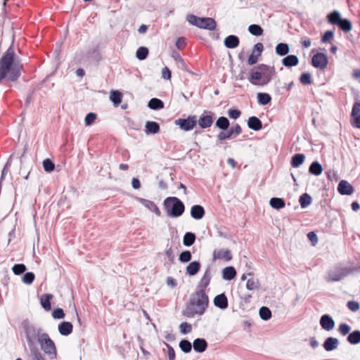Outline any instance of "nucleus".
I'll return each mask as SVG.
<instances>
[{
    "mask_svg": "<svg viewBox=\"0 0 360 360\" xmlns=\"http://www.w3.org/2000/svg\"><path fill=\"white\" fill-rule=\"evenodd\" d=\"M72 324L69 321H63L58 325V331L61 335L68 336L72 332Z\"/></svg>",
    "mask_w": 360,
    "mask_h": 360,
    "instance_id": "b1692460",
    "label": "nucleus"
},
{
    "mask_svg": "<svg viewBox=\"0 0 360 360\" xmlns=\"http://www.w3.org/2000/svg\"><path fill=\"white\" fill-rule=\"evenodd\" d=\"M192 258L191 252L189 250H184L179 255V259L182 263H186L191 261Z\"/></svg>",
    "mask_w": 360,
    "mask_h": 360,
    "instance_id": "8fccbe9b",
    "label": "nucleus"
},
{
    "mask_svg": "<svg viewBox=\"0 0 360 360\" xmlns=\"http://www.w3.org/2000/svg\"><path fill=\"white\" fill-rule=\"evenodd\" d=\"M334 37V32L331 30H327L321 37V42L326 43L332 39Z\"/></svg>",
    "mask_w": 360,
    "mask_h": 360,
    "instance_id": "0e129e2a",
    "label": "nucleus"
},
{
    "mask_svg": "<svg viewBox=\"0 0 360 360\" xmlns=\"http://www.w3.org/2000/svg\"><path fill=\"white\" fill-rule=\"evenodd\" d=\"M209 304V298L203 289L191 295L189 302L183 311V315L192 318L195 315H202Z\"/></svg>",
    "mask_w": 360,
    "mask_h": 360,
    "instance_id": "f03ea898",
    "label": "nucleus"
},
{
    "mask_svg": "<svg viewBox=\"0 0 360 360\" xmlns=\"http://www.w3.org/2000/svg\"><path fill=\"white\" fill-rule=\"evenodd\" d=\"M338 191L341 195H351L354 192L352 186L345 180H341L338 186Z\"/></svg>",
    "mask_w": 360,
    "mask_h": 360,
    "instance_id": "ddd939ff",
    "label": "nucleus"
},
{
    "mask_svg": "<svg viewBox=\"0 0 360 360\" xmlns=\"http://www.w3.org/2000/svg\"><path fill=\"white\" fill-rule=\"evenodd\" d=\"M205 215V210L202 206L195 205L191 207V216L197 220L201 219Z\"/></svg>",
    "mask_w": 360,
    "mask_h": 360,
    "instance_id": "4be33fe9",
    "label": "nucleus"
},
{
    "mask_svg": "<svg viewBox=\"0 0 360 360\" xmlns=\"http://www.w3.org/2000/svg\"><path fill=\"white\" fill-rule=\"evenodd\" d=\"M229 129L231 131V133H232L233 137H236L242 133V128L238 124H236Z\"/></svg>",
    "mask_w": 360,
    "mask_h": 360,
    "instance_id": "338daca9",
    "label": "nucleus"
},
{
    "mask_svg": "<svg viewBox=\"0 0 360 360\" xmlns=\"http://www.w3.org/2000/svg\"><path fill=\"white\" fill-rule=\"evenodd\" d=\"M110 100L115 107H117L122 101V94L117 90H112L110 92Z\"/></svg>",
    "mask_w": 360,
    "mask_h": 360,
    "instance_id": "72a5a7b5",
    "label": "nucleus"
},
{
    "mask_svg": "<svg viewBox=\"0 0 360 360\" xmlns=\"http://www.w3.org/2000/svg\"><path fill=\"white\" fill-rule=\"evenodd\" d=\"M259 287V283L257 280L254 278H249L246 283V288L249 290H254L258 289Z\"/></svg>",
    "mask_w": 360,
    "mask_h": 360,
    "instance_id": "603ef678",
    "label": "nucleus"
},
{
    "mask_svg": "<svg viewBox=\"0 0 360 360\" xmlns=\"http://www.w3.org/2000/svg\"><path fill=\"white\" fill-rule=\"evenodd\" d=\"M351 122L354 127L360 129V101L355 102L351 112Z\"/></svg>",
    "mask_w": 360,
    "mask_h": 360,
    "instance_id": "9b49d317",
    "label": "nucleus"
},
{
    "mask_svg": "<svg viewBox=\"0 0 360 360\" xmlns=\"http://www.w3.org/2000/svg\"><path fill=\"white\" fill-rule=\"evenodd\" d=\"M180 331L183 334L189 333L192 330V326L186 322L181 323L179 326Z\"/></svg>",
    "mask_w": 360,
    "mask_h": 360,
    "instance_id": "052dcab7",
    "label": "nucleus"
},
{
    "mask_svg": "<svg viewBox=\"0 0 360 360\" xmlns=\"http://www.w3.org/2000/svg\"><path fill=\"white\" fill-rule=\"evenodd\" d=\"M281 63L286 68H292L298 65L299 59L295 55H288L282 59Z\"/></svg>",
    "mask_w": 360,
    "mask_h": 360,
    "instance_id": "aec40b11",
    "label": "nucleus"
},
{
    "mask_svg": "<svg viewBox=\"0 0 360 360\" xmlns=\"http://www.w3.org/2000/svg\"><path fill=\"white\" fill-rule=\"evenodd\" d=\"M148 107L152 110H160L164 108V103L159 98H153L148 103Z\"/></svg>",
    "mask_w": 360,
    "mask_h": 360,
    "instance_id": "e433bc0d",
    "label": "nucleus"
},
{
    "mask_svg": "<svg viewBox=\"0 0 360 360\" xmlns=\"http://www.w3.org/2000/svg\"><path fill=\"white\" fill-rule=\"evenodd\" d=\"M356 270V268L336 266L328 271L326 280L328 282L340 281Z\"/></svg>",
    "mask_w": 360,
    "mask_h": 360,
    "instance_id": "20e7f679",
    "label": "nucleus"
},
{
    "mask_svg": "<svg viewBox=\"0 0 360 360\" xmlns=\"http://www.w3.org/2000/svg\"><path fill=\"white\" fill-rule=\"evenodd\" d=\"M248 80L253 85H262V77L260 72L258 70L252 71Z\"/></svg>",
    "mask_w": 360,
    "mask_h": 360,
    "instance_id": "2f4dec72",
    "label": "nucleus"
},
{
    "mask_svg": "<svg viewBox=\"0 0 360 360\" xmlns=\"http://www.w3.org/2000/svg\"><path fill=\"white\" fill-rule=\"evenodd\" d=\"M52 316L56 319H60L65 317V313L61 308H56L52 312Z\"/></svg>",
    "mask_w": 360,
    "mask_h": 360,
    "instance_id": "e2e57ef3",
    "label": "nucleus"
},
{
    "mask_svg": "<svg viewBox=\"0 0 360 360\" xmlns=\"http://www.w3.org/2000/svg\"><path fill=\"white\" fill-rule=\"evenodd\" d=\"M255 70H258L261 73L262 77V86L268 84L276 74L274 67L266 64H259L255 68Z\"/></svg>",
    "mask_w": 360,
    "mask_h": 360,
    "instance_id": "6e6552de",
    "label": "nucleus"
},
{
    "mask_svg": "<svg viewBox=\"0 0 360 360\" xmlns=\"http://www.w3.org/2000/svg\"><path fill=\"white\" fill-rule=\"evenodd\" d=\"M38 342L39 343L41 349L45 354L49 355L51 359L56 358L57 353L55 343L46 333L41 335Z\"/></svg>",
    "mask_w": 360,
    "mask_h": 360,
    "instance_id": "0eeeda50",
    "label": "nucleus"
},
{
    "mask_svg": "<svg viewBox=\"0 0 360 360\" xmlns=\"http://www.w3.org/2000/svg\"><path fill=\"white\" fill-rule=\"evenodd\" d=\"M179 347L184 353H189L192 349V344L187 340H182L179 342Z\"/></svg>",
    "mask_w": 360,
    "mask_h": 360,
    "instance_id": "de8ad7c7",
    "label": "nucleus"
},
{
    "mask_svg": "<svg viewBox=\"0 0 360 360\" xmlns=\"http://www.w3.org/2000/svg\"><path fill=\"white\" fill-rule=\"evenodd\" d=\"M327 19L329 23L338 25L342 17L339 11H333L327 15Z\"/></svg>",
    "mask_w": 360,
    "mask_h": 360,
    "instance_id": "473e14b6",
    "label": "nucleus"
},
{
    "mask_svg": "<svg viewBox=\"0 0 360 360\" xmlns=\"http://www.w3.org/2000/svg\"><path fill=\"white\" fill-rule=\"evenodd\" d=\"M197 123H198L199 126L202 129H206L211 127L213 123V118L211 112L207 115H202L199 120H197Z\"/></svg>",
    "mask_w": 360,
    "mask_h": 360,
    "instance_id": "dca6fc26",
    "label": "nucleus"
},
{
    "mask_svg": "<svg viewBox=\"0 0 360 360\" xmlns=\"http://www.w3.org/2000/svg\"><path fill=\"white\" fill-rule=\"evenodd\" d=\"M215 126L222 131H226L229 128L230 122L227 117L221 116L216 121Z\"/></svg>",
    "mask_w": 360,
    "mask_h": 360,
    "instance_id": "c756f323",
    "label": "nucleus"
},
{
    "mask_svg": "<svg viewBox=\"0 0 360 360\" xmlns=\"http://www.w3.org/2000/svg\"><path fill=\"white\" fill-rule=\"evenodd\" d=\"M337 26H338L344 32H348L352 28L351 21L347 18H342Z\"/></svg>",
    "mask_w": 360,
    "mask_h": 360,
    "instance_id": "ea45409f",
    "label": "nucleus"
},
{
    "mask_svg": "<svg viewBox=\"0 0 360 360\" xmlns=\"http://www.w3.org/2000/svg\"><path fill=\"white\" fill-rule=\"evenodd\" d=\"M22 65L15 60V53L12 46L0 58V82L4 79L15 82L20 76Z\"/></svg>",
    "mask_w": 360,
    "mask_h": 360,
    "instance_id": "f257e3e1",
    "label": "nucleus"
},
{
    "mask_svg": "<svg viewBox=\"0 0 360 360\" xmlns=\"http://www.w3.org/2000/svg\"><path fill=\"white\" fill-rule=\"evenodd\" d=\"M347 341L351 345H356L360 342V330H356L350 333L347 336Z\"/></svg>",
    "mask_w": 360,
    "mask_h": 360,
    "instance_id": "58836bf2",
    "label": "nucleus"
},
{
    "mask_svg": "<svg viewBox=\"0 0 360 360\" xmlns=\"http://www.w3.org/2000/svg\"><path fill=\"white\" fill-rule=\"evenodd\" d=\"M236 274V270L233 266H226L222 270V278L225 281L233 280Z\"/></svg>",
    "mask_w": 360,
    "mask_h": 360,
    "instance_id": "bb28decb",
    "label": "nucleus"
},
{
    "mask_svg": "<svg viewBox=\"0 0 360 360\" xmlns=\"http://www.w3.org/2000/svg\"><path fill=\"white\" fill-rule=\"evenodd\" d=\"M213 257L214 259H224L228 262L232 259V255L229 250L220 249L214 251Z\"/></svg>",
    "mask_w": 360,
    "mask_h": 360,
    "instance_id": "6ab92c4d",
    "label": "nucleus"
},
{
    "mask_svg": "<svg viewBox=\"0 0 360 360\" xmlns=\"http://www.w3.org/2000/svg\"><path fill=\"white\" fill-rule=\"evenodd\" d=\"M136 200L151 212L155 209L156 206V205L153 201L141 198H137Z\"/></svg>",
    "mask_w": 360,
    "mask_h": 360,
    "instance_id": "09e8293b",
    "label": "nucleus"
},
{
    "mask_svg": "<svg viewBox=\"0 0 360 360\" xmlns=\"http://www.w3.org/2000/svg\"><path fill=\"white\" fill-rule=\"evenodd\" d=\"M347 306L353 312L358 311L360 307L359 302L356 301H349Z\"/></svg>",
    "mask_w": 360,
    "mask_h": 360,
    "instance_id": "774afa93",
    "label": "nucleus"
},
{
    "mask_svg": "<svg viewBox=\"0 0 360 360\" xmlns=\"http://www.w3.org/2000/svg\"><path fill=\"white\" fill-rule=\"evenodd\" d=\"M241 112L238 109H229L228 111V115L230 118L237 120L240 117Z\"/></svg>",
    "mask_w": 360,
    "mask_h": 360,
    "instance_id": "69168bd1",
    "label": "nucleus"
},
{
    "mask_svg": "<svg viewBox=\"0 0 360 360\" xmlns=\"http://www.w3.org/2000/svg\"><path fill=\"white\" fill-rule=\"evenodd\" d=\"M224 45L228 49H235L238 46L240 40L236 35H229L224 39Z\"/></svg>",
    "mask_w": 360,
    "mask_h": 360,
    "instance_id": "393cba45",
    "label": "nucleus"
},
{
    "mask_svg": "<svg viewBox=\"0 0 360 360\" xmlns=\"http://www.w3.org/2000/svg\"><path fill=\"white\" fill-rule=\"evenodd\" d=\"M24 330L30 349L32 348V347H36L34 345L35 340H37V341H39L41 335L46 333L43 332V329L41 328L37 327L34 325L30 324L29 323H24Z\"/></svg>",
    "mask_w": 360,
    "mask_h": 360,
    "instance_id": "423d86ee",
    "label": "nucleus"
},
{
    "mask_svg": "<svg viewBox=\"0 0 360 360\" xmlns=\"http://www.w3.org/2000/svg\"><path fill=\"white\" fill-rule=\"evenodd\" d=\"M96 119V114L94 112H89L84 119V122L86 126L91 125Z\"/></svg>",
    "mask_w": 360,
    "mask_h": 360,
    "instance_id": "bf43d9fd",
    "label": "nucleus"
},
{
    "mask_svg": "<svg viewBox=\"0 0 360 360\" xmlns=\"http://www.w3.org/2000/svg\"><path fill=\"white\" fill-rule=\"evenodd\" d=\"M35 276L32 272H27L24 274L22 278L23 283L26 284H31L34 280Z\"/></svg>",
    "mask_w": 360,
    "mask_h": 360,
    "instance_id": "6e6d98bb",
    "label": "nucleus"
},
{
    "mask_svg": "<svg viewBox=\"0 0 360 360\" xmlns=\"http://www.w3.org/2000/svg\"><path fill=\"white\" fill-rule=\"evenodd\" d=\"M200 262L198 261L191 262L186 268V274L190 276L196 275L200 269Z\"/></svg>",
    "mask_w": 360,
    "mask_h": 360,
    "instance_id": "412c9836",
    "label": "nucleus"
},
{
    "mask_svg": "<svg viewBox=\"0 0 360 360\" xmlns=\"http://www.w3.org/2000/svg\"><path fill=\"white\" fill-rule=\"evenodd\" d=\"M160 131V125L154 121H148L145 124V132L146 134H155Z\"/></svg>",
    "mask_w": 360,
    "mask_h": 360,
    "instance_id": "5701e85b",
    "label": "nucleus"
},
{
    "mask_svg": "<svg viewBox=\"0 0 360 360\" xmlns=\"http://www.w3.org/2000/svg\"><path fill=\"white\" fill-rule=\"evenodd\" d=\"M259 314L260 318L264 321H268L271 318V311L267 307H262L259 309Z\"/></svg>",
    "mask_w": 360,
    "mask_h": 360,
    "instance_id": "c03bdc74",
    "label": "nucleus"
},
{
    "mask_svg": "<svg viewBox=\"0 0 360 360\" xmlns=\"http://www.w3.org/2000/svg\"><path fill=\"white\" fill-rule=\"evenodd\" d=\"M338 345L339 340L338 338L333 337H328L325 340L323 344V347L326 351L331 352L333 350L336 349L338 347Z\"/></svg>",
    "mask_w": 360,
    "mask_h": 360,
    "instance_id": "4468645a",
    "label": "nucleus"
},
{
    "mask_svg": "<svg viewBox=\"0 0 360 360\" xmlns=\"http://www.w3.org/2000/svg\"><path fill=\"white\" fill-rule=\"evenodd\" d=\"M148 53L149 51L148 48L145 46H141L137 49L136 52V57L140 60H143L147 58Z\"/></svg>",
    "mask_w": 360,
    "mask_h": 360,
    "instance_id": "a18cd8bd",
    "label": "nucleus"
},
{
    "mask_svg": "<svg viewBox=\"0 0 360 360\" xmlns=\"http://www.w3.org/2000/svg\"><path fill=\"white\" fill-rule=\"evenodd\" d=\"M227 130H228L227 131H222L219 133V134L217 135V139L219 141H224V140L229 139L233 137L232 133H231L230 129H229Z\"/></svg>",
    "mask_w": 360,
    "mask_h": 360,
    "instance_id": "4d7b16f0",
    "label": "nucleus"
},
{
    "mask_svg": "<svg viewBox=\"0 0 360 360\" xmlns=\"http://www.w3.org/2000/svg\"><path fill=\"white\" fill-rule=\"evenodd\" d=\"M322 172V165L318 161H314L309 167V172L315 176L320 175Z\"/></svg>",
    "mask_w": 360,
    "mask_h": 360,
    "instance_id": "f704fd0d",
    "label": "nucleus"
},
{
    "mask_svg": "<svg viewBox=\"0 0 360 360\" xmlns=\"http://www.w3.org/2000/svg\"><path fill=\"white\" fill-rule=\"evenodd\" d=\"M12 270L15 275H20L26 271V266L23 264H16L13 266Z\"/></svg>",
    "mask_w": 360,
    "mask_h": 360,
    "instance_id": "5fc2aeb1",
    "label": "nucleus"
},
{
    "mask_svg": "<svg viewBox=\"0 0 360 360\" xmlns=\"http://www.w3.org/2000/svg\"><path fill=\"white\" fill-rule=\"evenodd\" d=\"M276 53L280 56H285L290 52V46L286 43H278L275 48Z\"/></svg>",
    "mask_w": 360,
    "mask_h": 360,
    "instance_id": "c85d7f7f",
    "label": "nucleus"
},
{
    "mask_svg": "<svg viewBox=\"0 0 360 360\" xmlns=\"http://www.w3.org/2000/svg\"><path fill=\"white\" fill-rule=\"evenodd\" d=\"M271 101V96L267 93H258L257 101L259 105H266Z\"/></svg>",
    "mask_w": 360,
    "mask_h": 360,
    "instance_id": "a19ab883",
    "label": "nucleus"
},
{
    "mask_svg": "<svg viewBox=\"0 0 360 360\" xmlns=\"http://www.w3.org/2000/svg\"><path fill=\"white\" fill-rule=\"evenodd\" d=\"M167 216L173 218L181 217L185 211L184 202L176 197H167L163 202Z\"/></svg>",
    "mask_w": 360,
    "mask_h": 360,
    "instance_id": "7ed1b4c3",
    "label": "nucleus"
},
{
    "mask_svg": "<svg viewBox=\"0 0 360 360\" xmlns=\"http://www.w3.org/2000/svg\"><path fill=\"white\" fill-rule=\"evenodd\" d=\"M320 325L323 330L330 331L334 328L335 323L330 315L323 314L321 316Z\"/></svg>",
    "mask_w": 360,
    "mask_h": 360,
    "instance_id": "f8f14e48",
    "label": "nucleus"
},
{
    "mask_svg": "<svg viewBox=\"0 0 360 360\" xmlns=\"http://www.w3.org/2000/svg\"><path fill=\"white\" fill-rule=\"evenodd\" d=\"M164 345L167 348L168 352H167V356L168 360H175V352L173 347L169 345L167 342H163Z\"/></svg>",
    "mask_w": 360,
    "mask_h": 360,
    "instance_id": "680f3d73",
    "label": "nucleus"
},
{
    "mask_svg": "<svg viewBox=\"0 0 360 360\" xmlns=\"http://www.w3.org/2000/svg\"><path fill=\"white\" fill-rule=\"evenodd\" d=\"M350 330L351 327L347 323H345L340 324L338 328V331L342 335H346L349 334Z\"/></svg>",
    "mask_w": 360,
    "mask_h": 360,
    "instance_id": "13d9d810",
    "label": "nucleus"
},
{
    "mask_svg": "<svg viewBox=\"0 0 360 360\" xmlns=\"http://www.w3.org/2000/svg\"><path fill=\"white\" fill-rule=\"evenodd\" d=\"M53 298L51 294L43 295L40 299L41 307L46 310L49 311L51 308V300Z\"/></svg>",
    "mask_w": 360,
    "mask_h": 360,
    "instance_id": "c9c22d12",
    "label": "nucleus"
},
{
    "mask_svg": "<svg viewBox=\"0 0 360 360\" xmlns=\"http://www.w3.org/2000/svg\"><path fill=\"white\" fill-rule=\"evenodd\" d=\"M269 205L272 208L279 210L285 207V202L283 198L274 197L269 200Z\"/></svg>",
    "mask_w": 360,
    "mask_h": 360,
    "instance_id": "7c9ffc66",
    "label": "nucleus"
},
{
    "mask_svg": "<svg viewBox=\"0 0 360 360\" xmlns=\"http://www.w3.org/2000/svg\"><path fill=\"white\" fill-rule=\"evenodd\" d=\"M207 342L204 338H196L194 340L193 347L194 350L198 353H202L207 348Z\"/></svg>",
    "mask_w": 360,
    "mask_h": 360,
    "instance_id": "f3484780",
    "label": "nucleus"
},
{
    "mask_svg": "<svg viewBox=\"0 0 360 360\" xmlns=\"http://www.w3.org/2000/svg\"><path fill=\"white\" fill-rule=\"evenodd\" d=\"M174 124L181 130L189 131L196 126L197 117L195 115H189L187 118H179L174 121Z\"/></svg>",
    "mask_w": 360,
    "mask_h": 360,
    "instance_id": "1a4fd4ad",
    "label": "nucleus"
},
{
    "mask_svg": "<svg viewBox=\"0 0 360 360\" xmlns=\"http://www.w3.org/2000/svg\"><path fill=\"white\" fill-rule=\"evenodd\" d=\"M212 278V273H211V267L208 266L203 276H202L200 281V287L201 289H203L204 290L205 288L209 285L210 282Z\"/></svg>",
    "mask_w": 360,
    "mask_h": 360,
    "instance_id": "a211bd4d",
    "label": "nucleus"
},
{
    "mask_svg": "<svg viewBox=\"0 0 360 360\" xmlns=\"http://www.w3.org/2000/svg\"><path fill=\"white\" fill-rule=\"evenodd\" d=\"M312 199L310 195L305 193L300 195L299 202L302 208H306L311 203Z\"/></svg>",
    "mask_w": 360,
    "mask_h": 360,
    "instance_id": "79ce46f5",
    "label": "nucleus"
},
{
    "mask_svg": "<svg viewBox=\"0 0 360 360\" xmlns=\"http://www.w3.org/2000/svg\"><path fill=\"white\" fill-rule=\"evenodd\" d=\"M195 234L192 232H186L183 238V244L186 247L191 246L195 241Z\"/></svg>",
    "mask_w": 360,
    "mask_h": 360,
    "instance_id": "4c0bfd02",
    "label": "nucleus"
},
{
    "mask_svg": "<svg viewBox=\"0 0 360 360\" xmlns=\"http://www.w3.org/2000/svg\"><path fill=\"white\" fill-rule=\"evenodd\" d=\"M248 127L254 131H259L262 128V123L257 117L252 116L248 120Z\"/></svg>",
    "mask_w": 360,
    "mask_h": 360,
    "instance_id": "a878e982",
    "label": "nucleus"
},
{
    "mask_svg": "<svg viewBox=\"0 0 360 360\" xmlns=\"http://www.w3.org/2000/svg\"><path fill=\"white\" fill-rule=\"evenodd\" d=\"M328 60L327 56L323 53H317L311 58V64L316 68L323 70L326 68Z\"/></svg>",
    "mask_w": 360,
    "mask_h": 360,
    "instance_id": "9d476101",
    "label": "nucleus"
},
{
    "mask_svg": "<svg viewBox=\"0 0 360 360\" xmlns=\"http://www.w3.org/2000/svg\"><path fill=\"white\" fill-rule=\"evenodd\" d=\"M248 31L254 36L259 37L263 34L262 27L257 24H252L248 27Z\"/></svg>",
    "mask_w": 360,
    "mask_h": 360,
    "instance_id": "37998d69",
    "label": "nucleus"
},
{
    "mask_svg": "<svg viewBox=\"0 0 360 360\" xmlns=\"http://www.w3.org/2000/svg\"><path fill=\"white\" fill-rule=\"evenodd\" d=\"M213 302L215 307L221 309H226L229 305L227 297L224 293L217 295L214 298Z\"/></svg>",
    "mask_w": 360,
    "mask_h": 360,
    "instance_id": "2eb2a0df",
    "label": "nucleus"
},
{
    "mask_svg": "<svg viewBox=\"0 0 360 360\" xmlns=\"http://www.w3.org/2000/svg\"><path fill=\"white\" fill-rule=\"evenodd\" d=\"M305 160V155L302 153H296L291 158L290 164L292 167L297 168L302 165Z\"/></svg>",
    "mask_w": 360,
    "mask_h": 360,
    "instance_id": "cd10ccee",
    "label": "nucleus"
},
{
    "mask_svg": "<svg viewBox=\"0 0 360 360\" xmlns=\"http://www.w3.org/2000/svg\"><path fill=\"white\" fill-rule=\"evenodd\" d=\"M30 351L32 360H45L42 354L37 347H32V348L30 349Z\"/></svg>",
    "mask_w": 360,
    "mask_h": 360,
    "instance_id": "49530a36",
    "label": "nucleus"
},
{
    "mask_svg": "<svg viewBox=\"0 0 360 360\" xmlns=\"http://www.w3.org/2000/svg\"><path fill=\"white\" fill-rule=\"evenodd\" d=\"M43 168L46 172H51L55 169V164L50 159H46L43 161Z\"/></svg>",
    "mask_w": 360,
    "mask_h": 360,
    "instance_id": "864d4df0",
    "label": "nucleus"
},
{
    "mask_svg": "<svg viewBox=\"0 0 360 360\" xmlns=\"http://www.w3.org/2000/svg\"><path fill=\"white\" fill-rule=\"evenodd\" d=\"M300 82L304 85L311 84L312 82L311 75L309 72H303L300 77Z\"/></svg>",
    "mask_w": 360,
    "mask_h": 360,
    "instance_id": "3c124183",
    "label": "nucleus"
},
{
    "mask_svg": "<svg viewBox=\"0 0 360 360\" xmlns=\"http://www.w3.org/2000/svg\"><path fill=\"white\" fill-rule=\"evenodd\" d=\"M188 22L199 28L207 30H214L217 27L216 21L212 18H200L191 14L187 16Z\"/></svg>",
    "mask_w": 360,
    "mask_h": 360,
    "instance_id": "39448f33",
    "label": "nucleus"
}]
</instances>
